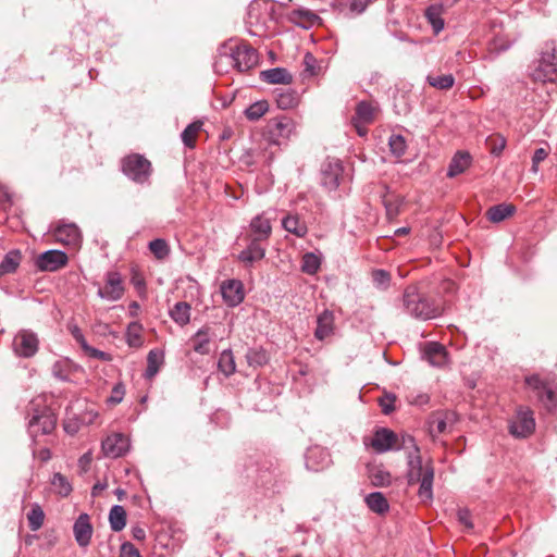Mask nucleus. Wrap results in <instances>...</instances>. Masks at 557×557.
<instances>
[{"instance_id": "29", "label": "nucleus", "mask_w": 557, "mask_h": 557, "mask_svg": "<svg viewBox=\"0 0 557 557\" xmlns=\"http://www.w3.org/2000/svg\"><path fill=\"white\" fill-rule=\"evenodd\" d=\"M364 502L370 510L382 515L388 511L389 505L381 492H373L366 496Z\"/></svg>"}, {"instance_id": "6", "label": "nucleus", "mask_w": 557, "mask_h": 557, "mask_svg": "<svg viewBox=\"0 0 557 557\" xmlns=\"http://www.w3.org/2000/svg\"><path fill=\"white\" fill-rule=\"evenodd\" d=\"M123 173L134 182L144 183L151 173V163L144 156L134 153L122 160Z\"/></svg>"}, {"instance_id": "61", "label": "nucleus", "mask_w": 557, "mask_h": 557, "mask_svg": "<svg viewBox=\"0 0 557 557\" xmlns=\"http://www.w3.org/2000/svg\"><path fill=\"white\" fill-rule=\"evenodd\" d=\"M370 0H350L349 10L354 13L360 14L367 9Z\"/></svg>"}, {"instance_id": "1", "label": "nucleus", "mask_w": 557, "mask_h": 557, "mask_svg": "<svg viewBox=\"0 0 557 557\" xmlns=\"http://www.w3.org/2000/svg\"><path fill=\"white\" fill-rule=\"evenodd\" d=\"M397 448L408 449V484H419L418 496L423 503L433 499L434 468L431 463H422L420 449L411 435H403L400 446Z\"/></svg>"}, {"instance_id": "30", "label": "nucleus", "mask_w": 557, "mask_h": 557, "mask_svg": "<svg viewBox=\"0 0 557 557\" xmlns=\"http://www.w3.org/2000/svg\"><path fill=\"white\" fill-rule=\"evenodd\" d=\"M445 9L446 8L441 4H432L425 10V17L432 25L435 34H438L444 29V20L442 18V14Z\"/></svg>"}, {"instance_id": "63", "label": "nucleus", "mask_w": 557, "mask_h": 557, "mask_svg": "<svg viewBox=\"0 0 557 557\" xmlns=\"http://www.w3.org/2000/svg\"><path fill=\"white\" fill-rule=\"evenodd\" d=\"M351 124L356 128L359 136L364 137L368 134V128H367V125H369L368 123L357 122L354 119H351Z\"/></svg>"}, {"instance_id": "4", "label": "nucleus", "mask_w": 557, "mask_h": 557, "mask_svg": "<svg viewBox=\"0 0 557 557\" xmlns=\"http://www.w3.org/2000/svg\"><path fill=\"white\" fill-rule=\"evenodd\" d=\"M57 424V417L50 408L41 406V399L30 401L28 407L27 430L35 441L39 435L52 433Z\"/></svg>"}, {"instance_id": "55", "label": "nucleus", "mask_w": 557, "mask_h": 557, "mask_svg": "<svg viewBox=\"0 0 557 557\" xmlns=\"http://www.w3.org/2000/svg\"><path fill=\"white\" fill-rule=\"evenodd\" d=\"M304 66H305V72L308 73L310 76H313L317 74V59L313 57L312 53L307 52L305 54Z\"/></svg>"}, {"instance_id": "25", "label": "nucleus", "mask_w": 557, "mask_h": 557, "mask_svg": "<svg viewBox=\"0 0 557 557\" xmlns=\"http://www.w3.org/2000/svg\"><path fill=\"white\" fill-rule=\"evenodd\" d=\"M282 226L286 232L294 234L299 238L305 237L308 233V226L306 222L301 220L298 214H287L282 220Z\"/></svg>"}, {"instance_id": "21", "label": "nucleus", "mask_w": 557, "mask_h": 557, "mask_svg": "<svg viewBox=\"0 0 557 557\" xmlns=\"http://www.w3.org/2000/svg\"><path fill=\"white\" fill-rule=\"evenodd\" d=\"M423 357L433 367H444L447 361V351L442 344L436 342L428 343L423 350Z\"/></svg>"}, {"instance_id": "9", "label": "nucleus", "mask_w": 557, "mask_h": 557, "mask_svg": "<svg viewBox=\"0 0 557 557\" xmlns=\"http://www.w3.org/2000/svg\"><path fill=\"white\" fill-rule=\"evenodd\" d=\"M344 166L337 159L326 161L321 170V183L329 190H335L343 177Z\"/></svg>"}, {"instance_id": "53", "label": "nucleus", "mask_w": 557, "mask_h": 557, "mask_svg": "<svg viewBox=\"0 0 557 557\" xmlns=\"http://www.w3.org/2000/svg\"><path fill=\"white\" fill-rule=\"evenodd\" d=\"M52 373L59 380H69V364L65 361H57L52 367Z\"/></svg>"}, {"instance_id": "60", "label": "nucleus", "mask_w": 557, "mask_h": 557, "mask_svg": "<svg viewBox=\"0 0 557 557\" xmlns=\"http://www.w3.org/2000/svg\"><path fill=\"white\" fill-rule=\"evenodd\" d=\"M399 203L400 201L398 199H395V200H389V199H385L384 200V206L386 208V212H387V215L388 216H396L399 212Z\"/></svg>"}, {"instance_id": "8", "label": "nucleus", "mask_w": 557, "mask_h": 557, "mask_svg": "<svg viewBox=\"0 0 557 557\" xmlns=\"http://www.w3.org/2000/svg\"><path fill=\"white\" fill-rule=\"evenodd\" d=\"M38 337L28 330L20 331L13 339V349L20 357H33L38 350Z\"/></svg>"}, {"instance_id": "51", "label": "nucleus", "mask_w": 557, "mask_h": 557, "mask_svg": "<svg viewBox=\"0 0 557 557\" xmlns=\"http://www.w3.org/2000/svg\"><path fill=\"white\" fill-rule=\"evenodd\" d=\"M548 153V147H541L534 151L531 166L532 172L536 173L539 171V164L547 158Z\"/></svg>"}, {"instance_id": "31", "label": "nucleus", "mask_w": 557, "mask_h": 557, "mask_svg": "<svg viewBox=\"0 0 557 557\" xmlns=\"http://www.w3.org/2000/svg\"><path fill=\"white\" fill-rule=\"evenodd\" d=\"M210 339L208 327L198 330L191 338L194 350L200 355H208L210 352Z\"/></svg>"}, {"instance_id": "52", "label": "nucleus", "mask_w": 557, "mask_h": 557, "mask_svg": "<svg viewBox=\"0 0 557 557\" xmlns=\"http://www.w3.org/2000/svg\"><path fill=\"white\" fill-rule=\"evenodd\" d=\"M537 397L547 408H550L556 404L555 394L548 385L537 393Z\"/></svg>"}, {"instance_id": "37", "label": "nucleus", "mask_w": 557, "mask_h": 557, "mask_svg": "<svg viewBox=\"0 0 557 557\" xmlns=\"http://www.w3.org/2000/svg\"><path fill=\"white\" fill-rule=\"evenodd\" d=\"M275 101L280 109L289 110L298 104V96L292 89L282 90L276 94Z\"/></svg>"}, {"instance_id": "20", "label": "nucleus", "mask_w": 557, "mask_h": 557, "mask_svg": "<svg viewBox=\"0 0 557 557\" xmlns=\"http://www.w3.org/2000/svg\"><path fill=\"white\" fill-rule=\"evenodd\" d=\"M265 256V247L262 242L249 238V244L246 249L240 251L238 260L246 267H251L255 262L260 261Z\"/></svg>"}, {"instance_id": "33", "label": "nucleus", "mask_w": 557, "mask_h": 557, "mask_svg": "<svg viewBox=\"0 0 557 557\" xmlns=\"http://www.w3.org/2000/svg\"><path fill=\"white\" fill-rule=\"evenodd\" d=\"M171 318L180 325H186L190 320V306L185 301H180L170 310Z\"/></svg>"}, {"instance_id": "17", "label": "nucleus", "mask_w": 557, "mask_h": 557, "mask_svg": "<svg viewBox=\"0 0 557 557\" xmlns=\"http://www.w3.org/2000/svg\"><path fill=\"white\" fill-rule=\"evenodd\" d=\"M397 436L388 429L377 430L371 438V447L379 454L388 451L396 447Z\"/></svg>"}, {"instance_id": "43", "label": "nucleus", "mask_w": 557, "mask_h": 557, "mask_svg": "<svg viewBox=\"0 0 557 557\" xmlns=\"http://www.w3.org/2000/svg\"><path fill=\"white\" fill-rule=\"evenodd\" d=\"M28 525L32 531L39 530L45 520V513L38 504H34L30 511L27 513Z\"/></svg>"}, {"instance_id": "24", "label": "nucleus", "mask_w": 557, "mask_h": 557, "mask_svg": "<svg viewBox=\"0 0 557 557\" xmlns=\"http://www.w3.org/2000/svg\"><path fill=\"white\" fill-rule=\"evenodd\" d=\"M250 231L251 235L249 236V238L259 242H265L270 237L272 232L269 219L264 218L262 214L257 215L250 222Z\"/></svg>"}, {"instance_id": "49", "label": "nucleus", "mask_w": 557, "mask_h": 557, "mask_svg": "<svg viewBox=\"0 0 557 557\" xmlns=\"http://www.w3.org/2000/svg\"><path fill=\"white\" fill-rule=\"evenodd\" d=\"M388 145L392 153L395 157L400 158L405 154L407 145L405 138L401 135H392L389 137Z\"/></svg>"}, {"instance_id": "22", "label": "nucleus", "mask_w": 557, "mask_h": 557, "mask_svg": "<svg viewBox=\"0 0 557 557\" xmlns=\"http://www.w3.org/2000/svg\"><path fill=\"white\" fill-rule=\"evenodd\" d=\"M287 18L290 23L304 29L311 28L320 21L318 14L305 8L290 11L287 15Z\"/></svg>"}, {"instance_id": "47", "label": "nucleus", "mask_w": 557, "mask_h": 557, "mask_svg": "<svg viewBox=\"0 0 557 557\" xmlns=\"http://www.w3.org/2000/svg\"><path fill=\"white\" fill-rule=\"evenodd\" d=\"M141 325L137 322H132L128 326H127V331H126V338H127V344L131 346V347H139L143 343L141 341Z\"/></svg>"}, {"instance_id": "11", "label": "nucleus", "mask_w": 557, "mask_h": 557, "mask_svg": "<svg viewBox=\"0 0 557 557\" xmlns=\"http://www.w3.org/2000/svg\"><path fill=\"white\" fill-rule=\"evenodd\" d=\"M67 260L65 252L51 249L38 256L36 265L40 271L53 272L63 268L67 263Z\"/></svg>"}, {"instance_id": "3", "label": "nucleus", "mask_w": 557, "mask_h": 557, "mask_svg": "<svg viewBox=\"0 0 557 557\" xmlns=\"http://www.w3.org/2000/svg\"><path fill=\"white\" fill-rule=\"evenodd\" d=\"M403 306L406 312L416 319L430 320L442 314V308L421 295L416 286H408L405 289Z\"/></svg>"}, {"instance_id": "48", "label": "nucleus", "mask_w": 557, "mask_h": 557, "mask_svg": "<svg viewBox=\"0 0 557 557\" xmlns=\"http://www.w3.org/2000/svg\"><path fill=\"white\" fill-rule=\"evenodd\" d=\"M370 481L373 486L381 487L387 486L391 484V474L389 472L382 469H373L370 472Z\"/></svg>"}, {"instance_id": "58", "label": "nucleus", "mask_w": 557, "mask_h": 557, "mask_svg": "<svg viewBox=\"0 0 557 557\" xmlns=\"http://www.w3.org/2000/svg\"><path fill=\"white\" fill-rule=\"evenodd\" d=\"M525 383L529 387L536 391L537 393L545 388V386L547 385L543 380L540 379L539 375L528 376L525 379Z\"/></svg>"}, {"instance_id": "50", "label": "nucleus", "mask_w": 557, "mask_h": 557, "mask_svg": "<svg viewBox=\"0 0 557 557\" xmlns=\"http://www.w3.org/2000/svg\"><path fill=\"white\" fill-rule=\"evenodd\" d=\"M372 280H373V283L375 284V286L377 288L385 289L389 285L391 275L385 270H381V269L380 270H374L372 272Z\"/></svg>"}, {"instance_id": "40", "label": "nucleus", "mask_w": 557, "mask_h": 557, "mask_svg": "<svg viewBox=\"0 0 557 557\" xmlns=\"http://www.w3.org/2000/svg\"><path fill=\"white\" fill-rule=\"evenodd\" d=\"M321 265V259L313 252H307L302 256L301 271L306 274H315Z\"/></svg>"}, {"instance_id": "42", "label": "nucleus", "mask_w": 557, "mask_h": 557, "mask_svg": "<svg viewBox=\"0 0 557 557\" xmlns=\"http://www.w3.org/2000/svg\"><path fill=\"white\" fill-rule=\"evenodd\" d=\"M269 110V104L265 100L256 101L245 110V116L249 121H258Z\"/></svg>"}, {"instance_id": "41", "label": "nucleus", "mask_w": 557, "mask_h": 557, "mask_svg": "<svg viewBox=\"0 0 557 557\" xmlns=\"http://www.w3.org/2000/svg\"><path fill=\"white\" fill-rule=\"evenodd\" d=\"M51 485L53 486L54 491L62 497L69 496L73 490L69 480L60 472L53 474Z\"/></svg>"}, {"instance_id": "39", "label": "nucleus", "mask_w": 557, "mask_h": 557, "mask_svg": "<svg viewBox=\"0 0 557 557\" xmlns=\"http://www.w3.org/2000/svg\"><path fill=\"white\" fill-rule=\"evenodd\" d=\"M21 259L22 255L18 250H11L1 261L0 269L3 270L5 274L13 273L20 265Z\"/></svg>"}, {"instance_id": "16", "label": "nucleus", "mask_w": 557, "mask_h": 557, "mask_svg": "<svg viewBox=\"0 0 557 557\" xmlns=\"http://www.w3.org/2000/svg\"><path fill=\"white\" fill-rule=\"evenodd\" d=\"M456 420V413L453 411L435 412L429 420L430 434L436 436L447 432Z\"/></svg>"}, {"instance_id": "15", "label": "nucleus", "mask_w": 557, "mask_h": 557, "mask_svg": "<svg viewBox=\"0 0 557 557\" xmlns=\"http://www.w3.org/2000/svg\"><path fill=\"white\" fill-rule=\"evenodd\" d=\"M306 468L310 471H321L331 463V457L327 450L321 446H311L305 455Z\"/></svg>"}, {"instance_id": "18", "label": "nucleus", "mask_w": 557, "mask_h": 557, "mask_svg": "<svg viewBox=\"0 0 557 557\" xmlns=\"http://www.w3.org/2000/svg\"><path fill=\"white\" fill-rule=\"evenodd\" d=\"M92 525L87 513H81L73 525L74 537L81 547H86L91 540Z\"/></svg>"}, {"instance_id": "35", "label": "nucleus", "mask_w": 557, "mask_h": 557, "mask_svg": "<svg viewBox=\"0 0 557 557\" xmlns=\"http://www.w3.org/2000/svg\"><path fill=\"white\" fill-rule=\"evenodd\" d=\"M246 360L250 367L258 368L268 363L269 355L262 347H253L247 350Z\"/></svg>"}, {"instance_id": "10", "label": "nucleus", "mask_w": 557, "mask_h": 557, "mask_svg": "<svg viewBox=\"0 0 557 557\" xmlns=\"http://www.w3.org/2000/svg\"><path fill=\"white\" fill-rule=\"evenodd\" d=\"M55 240L72 247H78L82 243V233L75 223L61 221L52 231Z\"/></svg>"}, {"instance_id": "57", "label": "nucleus", "mask_w": 557, "mask_h": 557, "mask_svg": "<svg viewBox=\"0 0 557 557\" xmlns=\"http://www.w3.org/2000/svg\"><path fill=\"white\" fill-rule=\"evenodd\" d=\"M120 557H141L139 550L129 542L121 546Z\"/></svg>"}, {"instance_id": "64", "label": "nucleus", "mask_w": 557, "mask_h": 557, "mask_svg": "<svg viewBox=\"0 0 557 557\" xmlns=\"http://www.w3.org/2000/svg\"><path fill=\"white\" fill-rule=\"evenodd\" d=\"M72 334L74 336V338L82 345L83 349L84 348H88V345L85 341V337L83 335V333L81 332V330L75 326L73 330H72Z\"/></svg>"}, {"instance_id": "23", "label": "nucleus", "mask_w": 557, "mask_h": 557, "mask_svg": "<svg viewBox=\"0 0 557 557\" xmlns=\"http://www.w3.org/2000/svg\"><path fill=\"white\" fill-rule=\"evenodd\" d=\"M334 333V313L325 309L317 318V329L314 337L319 341H324Z\"/></svg>"}, {"instance_id": "19", "label": "nucleus", "mask_w": 557, "mask_h": 557, "mask_svg": "<svg viewBox=\"0 0 557 557\" xmlns=\"http://www.w3.org/2000/svg\"><path fill=\"white\" fill-rule=\"evenodd\" d=\"M224 301L230 307H235L244 300L243 284L238 280H228L221 285Z\"/></svg>"}, {"instance_id": "32", "label": "nucleus", "mask_w": 557, "mask_h": 557, "mask_svg": "<svg viewBox=\"0 0 557 557\" xmlns=\"http://www.w3.org/2000/svg\"><path fill=\"white\" fill-rule=\"evenodd\" d=\"M470 165V156L466 152H457L448 166L447 175L455 177Z\"/></svg>"}, {"instance_id": "46", "label": "nucleus", "mask_w": 557, "mask_h": 557, "mask_svg": "<svg viewBox=\"0 0 557 557\" xmlns=\"http://www.w3.org/2000/svg\"><path fill=\"white\" fill-rule=\"evenodd\" d=\"M201 122H194L189 124L182 133L181 137L184 145L188 148L195 147V138L198 132L201 129Z\"/></svg>"}, {"instance_id": "54", "label": "nucleus", "mask_w": 557, "mask_h": 557, "mask_svg": "<svg viewBox=\"0 0 557 557\" xmlns=\"http://www.w3.org/2000/svg\"><path fill=\"white\" fill-rule=\"evenodd\" d=\"M124 395L125 387L123 384L119 383L112 388L111 395L108 398V403L111 405H117L123 400Z\"/></svg>"}, {"instance_id": "56", "label": "nucleus", "mask_w": 557, "mask_h": 557, "mask_svg": "<svg viewBox=\"0 0 557 557\" xmlns=\"http://www.w3.org/2000/svg\"><path fill=\"white\" fill-rule=\"evenodd\" d=\"M457 520L460 524L465 525L469 530H471L473 528V524L471 521V515H470L469 509H467V508H459L457 510Z\"/></svg>"}, {"instance_id": "7", "label": "nucleus", "mask_w": 557, "mask_h": 557, "mask_svg": "<svg viewBox=\"0 0 557 557\" xmlns=\"http://www.w3.org/2000/svg\"><path fill=\"white\" fill-rule=\"evenodd\" d=\"M535 430L533 411L529 408H519L509 423V433L517 438H527Z\"/></svg>"}, {"instance_id": "13", "label": "nucleus", "mask_w": 557, "mask_h": 557, "mask_svg": "<svg viewBox=\"0 0 557 557\" xmlns=\"http://www.w3.org/2000/svg\"><path fill=\"white\" fill-rule=\"evenodd\" d=\"M295 122L287 116L273 119L269 124V133L276 144L288 139L295 133Z\"/></svg>"}, {"instance_id": "12", "label": "nucleus", "mask_w": 557, "mask_h": 557, "mask_svg": "<svg viewBox=\"0 0 557 557\" xmlns=\"http://www.w3.org/2000/svg\"><path fill=\"white\" fill-rule=\"evenodd\" d=\"M129 447L128 438L121 433L108 435L101 444L102 453L109 458L123 456Z\"/></svg>"}, {"instance_id": "34", "label": "nucleus", "mask_w": 557, "mask_h": 557, "mask_svg": "<svg viewBox=\"0 0 557 557\" xmlns=\"http://www.w3.org/2000/svg\"><path fill=\"white\" fill-rule=\"evenodd\" d=\"M110 527L113 531L119 532L125 528L126 524V511L120 505H114L109 513Z\"/></svg>"}, {"instance_id": "38", "label": "nucleus", "mask_w": 557, "mask_h": 557, "mask_svg": "<svg viewBox=\"0 0 557 557\" xmlns=\"http://www.w3.org/2000/svg\"><path fill=\"white\" fill-rule=\"evenodd\" d=\"M219 370L225 375L230 376L235 373L236 364L233 352L231 349H225L221 352L219 362Z\"/></svg>"}, {"instance_id": "62", "label": "nucleus", "mask_w": 557, "mask_h": 557, "mask_svg": "<svg viewBox=\"0 0 557 557\" xmlns=\"http://www.w3.org/2000/svg\"><path fill=\"white\" fill-rule=\"evenodd\" d=\"M92 460V456L90 451L85 453L79 459H78V468L81 469V472H87L90 463Z\"/></svg>"}, {"instance_id": "36", "label": "nucleus", "mask_w": 557, "mask_h": 557, "mask_svg": "<svg viewBox=\"0 0 557 557\" xmlns=\"http://www.w3.org/2000/svg\"><path fill=\"white\" fill-rule=\"evenodd\" d=\"M162 363L163 354L157 349L150 350L147 357V369L145 372L146 377H153L158 373Z\"/></svg>"}, {"instance_id": "5", "label": "nucleus", "mask_w": 557, "mask_h": 557, "mask_svg": "<svg viewBox=\"0 0 557 557\" xmlns=\"http://www.w3.org/2000/svg\"><path fill=\"white\" fill-rule=\"evenodd\" d=\"M534 81L539 82H555L557 79V63L555 55L554 45H546L545 50L542 51L537 65L532 72Z\"/></svg>"}, {"instance_id": "2", "label": "nucleus", "mask_w": 557, "mask_h": 557, "mask_svg": "<svg viewBox=\"0 0 557 557\" xmlns=\"http://www.w3.org/2000/svg\"><path fill=\"white\" fill-rule=\"evenodd\" d=\"M258 64V52L251 46L230 40L218 49L214 62V71L218 74L227 72L230 66L239 72H245Z\"/></svg>"}, {"instance_id": "26", "label": "nucleus", "mask_w": 557, "mask_h": 557, "mask_svg": "<svg viewBox=\"0 0 557 557\" xmlns=\"http://www.w3.org/2000/svg\"><path fill=\"white\" fill-rule=\"evenodd\" d=\"M261 79L269 84H284L288 85L293 82V76L284 67H273L270 70L262 71Z\"/></svg>"}, {"instance_id": "44", "label": "nucleus", "mask_w": 557, "mask_h": 557, "mask_svg": "<svg viewBox=\"0 0 557 557\" xmlns=\"http://www.w3.org/2000/svg\"><path fill=\"white\" fill-rule=\"evenodd\" d=\"M428 83L437 89L446 90L454 86L455 78L451 74L432 76L429 75L426 78Z\"/></svg>"}, {"instance_id": "27", "label": "nucleus", "mask_w": 557, "mask_h": 557, "mask_svg": "<svg viewBox=\"0 0 557 557\" xmlns=\"http://www.w3.org/2000/svg\"><path fill=\"white\" fill-rule=\"evenodd\" d=\"M377 106L369 101H360L356 106L355 115L351 117L357 122L371 124L375 119Z\"/></svg>"}, {"instance_id": "45", "label": "nucleus", "mask_w": 557, "mask_h": 557, "mask_svg": "<svg viewBox=\"0 0 557 557\" xmlns=\"http://www.w3.org/2000/svg\"><path fill=\"white\" fill-rule=\"evenodd\" d=\"M148 247L151 253L159 260H163L170 255V247L162 238L151 240Z\"/></svg>"}, {"instance_id": "14", "label": "nucleus", "mask_w": 557, "mask_h": 557, "mask_svg": "<svg viewBox=\"0 0 557 557\" xmlns=\"http://www.w3.org/2000/svg\"><path fill=\"white\" fill-rule=\"evenodd\" d=\"M124 293L121 275L117 272H108L106 285L98 289V296L109 301L119 300Z\"/></svg>"}, {"instance_id": "59", "label": "nucleus", "mask_w": 557, "mask_h": 557, "mask_svg": "<svg viewBox=\"0 0 557 557\" xmlns=\"http://www.w3.org/2000/svg\"><path fill=\"white\" fill-rule=\"evenodd\" d=\"M396 397L394 395H386L380 399V406L385 414H389L394 410V403Z\"/></svg>"}, {"instance_id": "28", "label": "nucleus", "mask_w": 557, "mask_h": 557, "mask_svg": "<svg viewBox=\"0 0 557 557\" xmlns=\"http://www.w3.org/2000/svg\"><path fill=\"white\" fill-rule=\"evenodd\" d=\"M515 212L516 207L513 205L503 202L491 207L486 212V216L491 222L499 223L506 220L507 218L513 215Z\"/></svg>"}]
</instances>
